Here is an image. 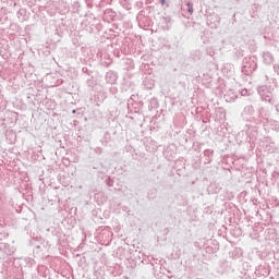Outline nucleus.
<instances>
[{
    "instance_id": "1",
    "label": "nucleus",
    "mask_w": 279,
    "mask_h": 279,
    "mask_svg": "<svg viewBox=\"0 0 279 279\" xmlns=\"http://www.w3.org/2000/svg\"><path fill=\"white\" fill-rule=\"evenodd\" d=\"M189 12H193V9H189Z\"/></svg>"
}]
</instances>
